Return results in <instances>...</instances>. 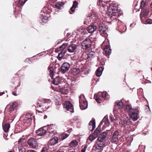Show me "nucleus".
<instances>
[{
  "label": "nucleus",
  "mask_w": 152,
  "mask_h": 152,
  "mask_svg": "<svg viewBox=\"0 0 152 152\" xmlns=\"http://www.w3.org/2000/svg\"><path fill=\"white\" fill-rule=\"evenodd\" d=\"M66 52V50H62L61 52L59 53L58 57L59 58L58 59L59 60H61L62 58L64 56Z\"/></svg>",
  "instance_id": "nucleus-34"
},
{
  "label": "nucleus",
  "mask_w": 152,
  "mask_h": 152,
  "mask_svg": "<svg viewBox=\"0 0 152 152\" xmlns=\"http://www.w3.org/2000/svg\"><path fill=\"white\" fill-rule=\"evenodd\" d=\"M97 27L96 26L92 25L89 26L87 28V31L89 33H92L96 29Z\"/></svg>",
  "instance_id": "nucleus-24"
},
{
  "label": "nucleus",
  "mask_w": 152,
  "mask_h": 152,
  "mask_svg": "<svg viewBox=\"0 0 152 152\" xmlns=\"http://www.w3.org/2000/svg\"><path fill=\"white\" fill-rule=\"evenodd\" d=\"M24 141V139H23L21 138L18 140V143L20 144H22V142Z\"/></svg>",
  "instance_id": "nucleus-53"
},
{
  "label": "nucleus",
  "mask_w": 152,
  "mask_h": 152,
  "mask_svg": "<svg viewBox=\"0 0 152 152\" xmlns=\"http://www.w3.org/2000/svg\"><path fill=\"white\" fill-rule=\"evenodd\" d=\"M26 1V0H20L18 4H17L18 7H20V6H23Z\"/></svg>",
  "instance_id": "nucleus-40"
},
{
  "label": "nucleus",
  "mask_w": 152,
  "mask_h": 152,
  "mask_svg": "<svg viewBox=\"0 0 152 152\" xmlns=\"http://www.w3.org/2000/svg\"><path fill=\"white\" fill-rule=\"evenodd\" d=\"M98 30L102 36H104L107 34V32L108 31L107 28H106L105 26H101L99 27Z\"/></svg>",
  "instance_id": "nucleus-14"
},
{
  "label": "nucleus",
  "mask_w": 152,
  "mask_h": 152,
  "mask_svg": "<svg viewBox=\"0 0 152 152\" xmlns=\"http://www.w3.org/2000/svg\"><path fill=\"white\" fill-rule=\"evenodd\" d=\"M12 94L13 95H14V96H17V94H16V93L15 92H13Z\"/></svg>",
  "instance_id": "nucleus-60"
},
{
  "label": "nucleus",
  "mask_w": 152,
  "mask_h": 152,
  "mask_svg": "<svg viewBox=\"0 0 152 152\" xmlns=\"http://www.w3.org/2000/svg\"><path fill=\"white\" fill-rule=\"evenodd\" d=\"M106 94L107 92H103V93L99 92L97 94H95L94 95V98L97 102L100 103L101 102V97L105 98L106 96Z\"/></svg>",
  "instance_id": "nucleus-5"
},
{
  "label": "nucleus",
  "mask_w": 152,
  "mask_h": 152,
  "mask_svg": "<svg viewBox=\"0 0 152 152\" xmlns=\"http://www.w3.org/2000/svg\"><path fill=\"white\" fill-rule=\"evenodd\" d=\"M58 138L56 137H54L50 141V144L51 145H54L58 142Z\"/></svg>",
  "instance_id": "nucleus-27"
},
{
  "label": "nucleus",
  "mask_w": 152,
  "mask_h": 152,
  "mask_svg": "<svg viewBox=\"0 0 152 152\" xmlns=\"http://www.w3.org/2000/svg\"><path fill=\"white\" fill-rule=\"evenodd\" d=\"M150 6H151V8H152V1L151 2V3Z\"/></svg>",
  "instance_id": "nucleus-64"
},
{
  "label": "nucleus",
  "mask_w": 152,
  "mask_h": 152,
  "mask_svg": "<svg viewBox=\"0 0 152 152\" xmlns=\"http://www.w3.org/2000/svg\"><path fill=\"white\" fill-rule=\"evenodd\" d=\"M60 91L61 94L65 95L67 94L69 92L68 90L65 88L61 89Z\"/></svg>",
  "instance_id": "nucleus-37"
},
{
  "label": "nucleus",
  "mask_w": 152,
  "mask_h": 152,
  "mask_svg": "<svg viewBox=\"0 0 152 152\" xmlns=\"http://www.w3.org/2000/svg\"><path fill=\"white\" fill-rule=\"evenodd\" d=\"M95 148L96 150H99L100 151H102L103 150V148H102L101 147L97 144H96V145Z\"/></svg>",
  "instance_id": "nucleus-49"
},
{
  "label": "nucleus",
  "mask_w": 152,
  "mask_h": 152,
  "mask_svg": "<svg viewBox=\"0 0 152 152\" xmlns=\"http://www.w3.org/2000/svg\"><path fill=\"white\" fill-rule=\"evenodd\" d=\"M94 53L91 51L87 55V59L88 61L90 60L94 56Z\"/></svg>",
  "instance_id": "nucleus-32"
},
{
  "label": "nucleus",
  "mask_w": 152,
  "mask_h": 152,
  "mask_svg": "<svg viewBox=\"0 0 152 152\" xmlns=\"http://www.w3.org/2000/svg\"><path fill=\"white\" fill-rule=\"evenodd\" d=\"M96 17L95 15L94 14H90L89 16L87 17L86 19V20L84 21V24L87 25L89 23H92L93 22L96 20Z\"/></svg>",
  "instance_id": "nucleus-6"
},
{
  "label": "nucleus",
  "mask_w": 152,
  "mask_h": 152,
  "mask_svg": "<svg viewBox=\"0 0 152 152\" xmlns=\"http://www.w3.org/2000/svg\"><path fill=\"white\" fill-rule=\"evenodd\" d=\"M118 132L116 131L113 133L111 141L112 143H115L118 140Z\"/></svg>",
  "instance_id": "nucleus-15"
},
{
  "label": "nucleus",
  "mask_w": 152,
  "mask_h": 152,
  "mask_svg": "<svg viewBox=\"0 0 152 152\" xmlns=\"http://www.w3.org/2000/svg\"><path fill=\"white\" fill-rule=\"evenodd\" d=\"M98 142L97 143V144L99 145L102 148H103L105 146V144L103 141L100 142V141H98Z\"/></svg>",
  "instance_id": "nucleus-43"
},
{
  "label": "nucleus",
  "mask_w": 152,
  "mask_h": 152,
  "mask_svg": "<svg viewBox=\"0 0 152 152\" xmlns=\"http://www.w3.org/2000/svg\"><path fill=\"white\" fill-rule=\"evenodd\" d=\"M140 151H141V150H142V147H141V146L140 145L139 146V149H138Z\"/></svg>",
  "instance_id": "nucleus-59"
},
{
  "label": "nucleus",
  "mask_w": 152,
  "mask_h": 152,
  "mask_svg": "<svg viewBox=\"0 0 152 152\" xmlns=\"http://www.w3.org/2000/svg\"><path fill=\"white\" fill-rule=\"evenodd\" d=\"M116 104L118 106L119 108H121L124 106L122 102L120 101H116Z\"/></svg>",
  "instance_id": "nucleus-41"
},
{
  "label": "nucleus",
  "mask_w": 152,
  "mask_h": 152,
  "mask_svg": "<svg viewBox=\"0 0 152 152\" xmlns=\"http://www.w3.org/2000/svg\"><path fill=\"white\" fill-rule=\"evenodd\" d=\"M103 70V68L102 67H100L98 68L96 70V76L98 77L100 76L102 74Z\"/></svg>",
  "instance_id": "nucleus-31"
},
{
  "label": "nucleus",
  "mask_w": 152,
  "mask_h": 152,
  "mask_svg": "<svg viewBox=\"0 0 152 152\" xmlns=\"http://www.w3.org/2000/svg\"><path fill=\"white\" fill-rule=\"evenodd\" d=\"M46 132L45 129L43 128H41L37 131L36 133L38 136H42L46 133Z\"/></svg>",
  "instance_id": "nucleus-19"
},
{
  "label": "nucleus",
  "mask_w": 152,
  "mask_h": 152,
  "mask_svg": "<svg viewBox=\"0 0 152 152\" xmlns=\"http://www.w3.org/2000/svg\"><path fill=\"white\" fill-rule=\"evenodd\" d=\"M50 100H43L42 101H39L37 104V107L40 108L42 111H45L48 109V103Z\"/></svg>",
  "instance_id": "nucleus-2"
},
{
  "label": "nucleus",
  "mask_w": 152,
  "mask_h": 152,
  "mask_svg": "<svg viewBox=\"0 0 152 152\" xmlns=\"http://www.w3.org/2000/svg\"><path fill=\"white\" fill-rule=\"evenodd\" d=\"M56 152H64V151L61 150H58Z\"/></svg>",
  "instance_id": "nucleus-61"
},
{
  "label": "nucleus",
  "mask_w": 152,
  "mask_h": 152,
  "mask_svg": "<svg viewBox=\"0 0 152 152\" xmlns=\"http://www.w3.org/2000/svg\"><path fill=\"white\" fill-rule=\"evenodd\" d=\"M123 122L124 124L128 125H130L129 131L132 132L135 129V127L133 128V125L131 124L130 119L128 117L124 118L123 119Z\"/></svg>",
  "instance_id": "nucleus-7"
},
{
  "label": "nucleus",
  "mask_w": 152,
  "mask_h": 152,
  "mask_svg": "<svg viewBox=\"0 0 152 152\" xmlns=\"http://www.w3.org/2000/svg\"><path fill=\"white\" fill-rule=\"evenodd\" d=\"M104 123V124L106 125L107 126H109L110 124V123L108 121V120L107 118V117L105 116L104 118L101 121V123Z\"/></svg>",
  "instance_id": "nucleus-36"
},
{
  "label": "nucleus",
  "mask_w": 152,
  "mask_h": 152,
  "mask_svg": "<svg viewBox=\"0 0 152 152\" xmlns=\"http://www.w3.org/2000/svg\"><path fill=\"white\" fill-rule=\"evenodd\" d=\"M149 11L147 9H143V17H145L148 15Z\"/></svg>",
  "instance_id": "nucleus-44"
},
{
  "label": "nucleus",
  "mask_w": 152,
  "mask_h": 152,
  "mask_svg": "<svg viewBox=\"0 0 152 152\" xmlns=\"http://www.w3.org/2000/svg\"><path fill=\"white\" fill-rule=\"evenodd\" d=\"M92 44L91 40L89 38H87L85 39L82 42L81 46L83 49H86L91 48Z\"/></svg>",
  "instance_id": "nucleus-4"
},
{
  "label": "nucleus",
  "mask_w": 152,
  "mask_h": 152,
  "mask_svg": "<svg viewBox=\"0 0 152 152\" xmlns=\"http://www.w3.org/2000/svg\"><path fill=\"white\" fill-rule=\"evenodd\" d=\"M83 148L81 150V152H85L86 148H87V145H85L84 146L82 147Z\"/></svg>",
  "instance_id": "nucleus-50"
},
{
  "label": "nucleus",
  "mask_w": 152,
  "mask_h": 152,
  "mask_svg": "<svg viewBox=\"0 0 152 152\" xmlns=\"http://www.w3.org/2000/svg\"><path fill=\"white\" fill-rule=\"evenodd\" d=\"M23 121L24 123H30L31 121L32 118L31 115L28 114L22 116Z\"/></svg>",
  "instance_id": "nucleus-11"
},
{
  "label": "nucleus",
  "mask_w": 152,
  "mask_h": 152,
  "mask_svg": "<svg viewBox=\"0 0 152 152\" xmlns=\"http://www.w3.org/2000/svg\"><path fill=\"white\" fill-rule=\"evenodd\" d=\"M143 7L145 6L148 4V2L145 0H143Z\"/></svg>",
  "instance_id": "nucleus-54"
},
{
  "label": "nucleus",
  "mask_w": 152,
  "mask_h": 152,
  "mask_svg": "<svg viewBox=\"0 0 152 152\" xmlns=\"http://www.w3.org/2000/svg\"><path fill=\"white\" fill-rule=\"evenodd\" d=\"M145 24H152V19H148L145 20V22L144 23Z\"/></svg>",
  "instance_id": "nucleus-46"
},
{
  "label": "nucleus",
  "mask_w": 152,
  "mask_h": 152,
  "mask_svg": "<svg viewBox=\"0 0 152 152\" xmlns=\"http://www.w3.org/2000/svg\"><path fill=\"white\" fill-rule=\"evenodd\" d=\"M48 149L46 147H45L42 148L41 152H48Z\"/></svg>",
  "instance_id": "nucleus-52"
},
{
  "label": "nucleus",
  "mask_w": 152,
  "mask_h": 152,
  "mask_svg": "<svg viewBox=\"0 0 152 152\" xmlns=\"http://www.w3.org/2000/svg\"><path fill=\"white\" fill-rule=\"evenodd\" d=\"M44 8H43V11L41 12V13L43 12L44 14L43 13L41 14L40 18L43 22H46L48 18V17L46 16V14L43 11L44 10Z\"/></svg>",
  "instance_id": "nucleus-23"
},
{
  "label": "nucleus",
  "mask_w": 152,
  "mask_h": 152,
  "mask_svg": "<svg viewBox=\"0 0 152 152\" xmlns=\"http://www.w3.org/2000/svg\"><path fill=\"white\" fill-rule=\"evenodd\" d=\"M47 118V116L46 115H45V116H44V119H45Z\"/></svg>",
  "instance_id": "nucleus-62"
},
{
  "label": "nucleus",
  "mask_w": 152,
  "mask_h": 152,
  "mask_svg": "<svg viewBox=\"0 0 152 152\" xmlns=\"http://www.w3.org/2000/svg\"><path fill=\"white\" fill-rule=\"evenodd\" d=\"M146 107L145 108V110L147 113H149L151 112V110L150 109L149 106L148 105H146Z\"/></svg>",
  "instance_id": "nucleus-47"
},
{
  "label": "nucleus",
  "mask_w": 152,
  "mask_h": 152,
  "mask_svg": "<svg viewBox=\"0 0 152 152\" xmlns=\"http://www.w3.org/2000/svg\"><path fill=\"white\" fill-rule=\"evenodd\" d=\"M64 4V2L58 1L56 3L54 7L58 9H61Z\"/></svg>",
  "instance_id": "nucleus-25"
},
{
  "label": "nucleus",
  "mask_w": 152,
  "mask_h": 152,
  "mask_svg": "<svg viewBox=\"0 0 152 152\" xmlns=\"http://www.w3.org/2000/svg\"><path fill=\"white\" fill-rule=\"evenodd\" d=\"M4 93V92H1L0 93V96L2 95Z\"/></svg>",
  "instance_id": "nucleus-63"
},
{
  "label": "nucleus",
  "mask_w": 152,
  "mask_h": 152,
  "mask_svg": "<svg viewBox=\"0 0 152 152\" xmlns=\"http://www.w3.org/2000/svg\"><path fill=\"white\" fill-rule=\"evenodd\" d=\"M77 48V45L75 44H72L68 47V51L69 53L74 52Z\"/></svg>",
  "instance_id": "nucleus-20"
},
{
  "label": "nucleus",
  "mask_w": 152,
  "mask_h": 152,
  "mask_svg": "<svg viewBox=\"0 0 152 152\" xmlns=\"http://www.w3.org/2000/svg\"><path fill=\"white\" fill-rule=\"evenodd\" d=\"M68 45V44L67 42H65L62 45L60 46L59 48L58 49V51L61 50H64V49Z\"/></svg>",
  "instance_id": "nucleus-35"
},
{
  "label": "nucleus",
  "mask_w": 152,
  "mask_h": 152,
  "mask_svg": "<svg viewBox=\"0 0 152 152\" xmlns=\"http://www.w3.org/2000/svg\"><path fill=\"white\" fill-rule=\"evenodd\" d=\"M100 128L98 127L94 131V134L97 136L98 134L100 132Z\"/></svg>",
  "instance_id": "nucleus-45"
},
{
  "label": "nucleus",
  "mask_w": 152,
  "mask_h": 152,
  "mask_svg": "<svg viewBox=\"0 0 152 152\" xmlns=\"http://www.w3.org/2000/svg\"><path fill=\"white\" fill-rule=\"evenodd\" d=\"M145 80H146V81H144V83H144V84H146L147 83H151V81L149 80H147V79H145Z\"/></svg>",
  "instance_id": "nucleus-56"
},
{
  "label": "nucleus",
  "mask_w": 152,
  "mask_h": 152,
  "mask_svg": "<svg viewBox=\"0 0 152 152\" xmlns=\"http://www.w3.org/2000/svg\"><path fill=\"white\" fill-rule=\"evenodd\" d=\"M111 50L110 48V46L108 45L105 46L104 48V53L106 56H109L111 53Z\"/></svg>",
  "instance_id": "nucleus-17"
},
{
  "label": "nucleus",
  "mask_w": 152,
  "mask_h": 152,
  "mask_svg": "<svg viewBox=\"0 0 152 152\" xmlns=\"http://www.w3.org/2000/svg\"><path fill=\"white\" fill-rule=\"evenodd\" d=\"M2 127L4 131L5 132H7L10 127V124L8 123L5 124L2 126Z\"/></svg>",
  "instance_id": "nucleus-28"
},
{
  "label": "nucleus",
  "mask_w": 152,
  "mask_h": 152,
  "mask_svg": "<svg viewBox=\"0 0 152 152\" xmlns=\"http://www.w3.org/2000/svg\"><path fill=\"white\" fill-rule=\"evenodd\" d=\"M64 107L71 112H74V107L72 104L69 102H66L64 105Z\"/></svg>",
  "instance_id": "nucleus-12"
},
{
  "label": "nucleus",
  "mask_w": 152,
  "mask_h": 152,
  "mask_svg": "<svg viewBox=\"0 0 152 152\" xmlns=\"http://www.w3.org/2000/svg\"><path fill=\"white\" fill-rule=\"evenodd\" d=\"M69 135V134H66V133H63L62 134V140H63L65 139Z\"/></svg>",
  "instance_id": "nucleus-48"
},
{
  "label": "nucleus",
  "mask_w": 152,
  "mask_h": 152,
  "mask_svg": "<svg viewBox=\"0 0 152 152\" xmlns=\"http://www.w3.org/2000/svg\"><path fill=\"white\" fill-rule=\"evenodd\" d=\"M78 4V2L76 1H75L73 2V4L70 9V10L72 11V12H69L70 14H72V12H74L75 9L77 6Z\"/></svg>",
  "instance_id": "nucleus-26"
},
{
  "label": "nucleus",
  "mask_w": 152,
  "mask_h": 152,
  "mask_svg": "<svg viewBox=\"0 0 152 152\" xmlns=\"http://www.w3.org/2000/svg\"><path fill=\"white\" fill-rule=\"evenodd\" d=\"M110 118L111 122H113L115 120V119L112 117H110Z\"/></svg>",
  "instance_id": "nucleus-57"
},
{
  "label": "nucleus",
  "mask_w": 152,
  "mask_h": 152,
  "mask_svg": "<svg viewBox=\"0 0 152 152\" xmlns=\"http://www.w3.org/2000/svg\"><path fill=\"white\" fill-rule=\"evenodd\" d=\"M80 72V69L78 68H74L72 69L71 73L72 74L76 75L78 74Z\"/></svg>",
  "instance_id": "nucleus-30"
},
{
  "label": "nucleus",
  "mask_w": 152,
  "mask_h": 152,
  "mask_svg": "<svg viewBox=\"0 0 152 152\" xmlns=\"http://www.w3.org/2000/svg\"><path fill=\"white\" fill-rule=\"evenodd\" d=\"M78 144V142L75 140H73L70 143V145L71 147L75 146Z\"/></svg>",
  "instance_id": "nucleus-39"
},
{
  "label": "nucleus",
  "mask_w": 152,
  "mask_h": 152,
  "mask_svg": "<svg viewBox=\"0 0 152 152\" xmlns=\"http://www.w3.org/2000/svg\"><path fill=\"white\" fill-rule=\"evenodd\" d=\"M28 144L33 148L36 147L38 145V143L36 140L32 138H30L28 140Z\"/></svg>",
  "instance_id": "nucleus-10"
},
{
  "label": "nucleus",
  "mask_w": 152,
  "mask_h": 152,
  "mask_svg": "<svg viewBox=\"0 0 152 152\" xmlns=\"http://www.w3.org/2000/svg\"><path fill=\"white\" fill-rule=\"evenodd\" d=\"M18 105V103L16 102H14L10 103L8 109V111L10 113L12 112L16 109Z\"/></svg>",
  "instance_id": "nucleus-13"
},
{
  "label": "nucleus",
  "mask_w": 152,
  "mask_h": 152,
  "mask_svg": "<svg viewBox=\"0 0 152 152\" xmlns=\"http://www.w3.org/2000/svg\"><path fill=\"white\" fill-rule=\"evenodd\" d=\"M126 109L129 113V115L133 121H136L139 117V111L136 108L132 109L129 105H126Z\"/></svg>",
  "instance_id": "nucleus-1"
},
{
  "label": "nucleus",
  "mask_w": 152,
  "mask_h": 152,
  "mask_svg": "<svg viewBox=\"0 0 152 152\" xmlns=\"http://www.w3.org/2000/svg\"><path fill=\"white\" fill-rule=\"evenodd\" d=\"M48 130L50 136H52V134L55 133L56 127L55 124H51L48 125Z\"/></svg>",
  "instance_id": "nucleus-9"
},
{
  "label": "nucleus",
  "mask_w": 152,
  "mask_h": 152,
  "mask_svg": "<svg viewBox=\"0 0 152 152\" xmlns=\"http://www.w3.org/2000/svg\"><path fill=\"white\" fill-rule=\"evenodd\" d=\"M50 72V74L51 78L52 79L53 77V69L52 67H50L48 69Z\"/></svg>",
  "instance_id": "nucleus-38"
},
{
  "label": "nucleus",
  "mask_w": 152,
  "mask_h": 152,
  "mask_svg": "<svg viewBox=\"0 0 152 152\" xmlns=\"http://www.w3.org/2000/svg\"><path fill=\"white\" fill-rule=\"evenodd\" d=\"M19 152H25V149L24 148H22L19 150Z\"/></svg>",
  "instance_id": "nucleus-55"
},
{
  "label": "nucleus",
  "mask_w": 152,
  "mask_h": 152,
  "mask_svg": "<svg viewBox=\"0 0 152 152\" xmlns=\"http://www.w3.org/2000/svg\"><path fill=\"white\" fill-rule=\"evenodd\" d=\"M142 89H140L138 90L137 91V94L139 98L140 99H142Z\"/></svg>",
  "instance_id": "nucleus-42"
},
{
  "label": "nucleus",
  "mask_w": 152,
  "mask_h": 152,
  "mask_svg": "<svg viewBox=\"0 0 152 152\" xmlns=\"http://www.w3.org/2000/svg\"><path fill=\"white\" fill-rule=\"evenodd\" d=\"M70 64L68 62H64L62 65L60 70L61 72L63 74L65 73L69 70Z\"/></svg>",
  "instance_id": "nucleus-8"
},
{
  "label": "nucleus",
  "mask_w": 152,
  "mask_h": 152,
  "mask_svg": "<svg viewBox=\"0 0 152 152\" xmlns=\"http://www.w3.org/2000/svg\"><path fill=\"white\" fill-rule=\"evenodd\" d=\"M95 127V122L94 121H90L89 123L88 129L91 131H93Z\"/></svg>",
  "instance_id": "nucleus-21"
},
{
  "label": "nucleus",
  "mask_w": 152,
  "mask_h": 152,
  "mask_svg": "<svg viewBox=\"0 0 152 152\" xmlns=\"http://www.w3.org/2000/svg\"><path fill=\"white\" fill-rule=\"evenodd\" d=\"M106 135L107 133L106 132H102L98 138L97 139L98 141H103L106 138Z\"/></svg>",
  "instance_id": "nucleus-18"
},
{
  "label": "nucleus",
  "mask_w": 152,
  "mask_h": 152,
  "mask_svg": "<svg viewBox=\"0 0 152 152\" xmlns=\"http://www.w3.org/2000/svg\"><path fill=\"white\" fill-rule=\"evenodd\" d=\"M114 13H110L109 15H111L110 18L111 20L112 21L117 20V16L118 15V13H116V12H114Z\"/></svg>",
  "instance_id": "nucleus-22"
},
{
  "label": "nucleus",
  "mask_w": 152,
  "mask_h": 152,
  "mask_svg": "<svg viewBox=\"0 0 152 152\" xmlns=\"http://www.w3.org/2000/svg\"><path fill=\"white\" fill-rule=\"evenodd\" d=\"M79 101L80 107L81 110H85L88 107V103L86 101L84 95H82L79 96Z\"/></svg>",
  "instance_id": "nucleus-3"
},
{
  "label": "nucleus",
  "mask_w": 152,
  "mask_h": 152,
  "mask_svg": "<svg viewBox=\"0 0 152 152\" xmlns=\"http://www.w3.org/2000/svg\"><path fill=\"white\" fill-rule=\"evenodd\" d=\"M114 12L118 13V7L116 6L111 5L108 8V12L109 13H114Z\"/></svg>",
  "instance_id": "nucleus-16"
},
{
  "label": "nucleus",
  "mask_w": 152,
  "mask_h": 152,
  "mask_svg": "<svg viewBox=\"0 0 152 152\" xmlns=\"http://www.w3.org/2000/svg\"><path fill=\"white\" fill-rule=\"evenodd\" d=\"M97 137V136L94 134H91L89 136L88 139L87 140V142H88V140H90L91 141H92L94 140Z\"/></svg>",
  "instance_id": "nucleus-33"
},
{
  "label": "nucleus",
  "mask_w": 152,
  "mask_h": 152,
  "mask_svg": "<svg viewBox=\"0 0 152 152\" xmlns=\"http://www.w3.org/2000/svg\"><path fill=\"white\" fill-rule=\"evenodd\" d=\"M142 1L141 2V5L140 6V9H141V13H140V18H141V21H142Z\"/></svg>",
  "instance_id": "nucleus-51"
},
{
  "label": "nucleus",
  "mask_w": 152,
  "mask_h": 152,
  "mask_svg": "<svg viewBox=\"0 0 152 152\" xmlns=\"http://www.w3.org/2000/svg\"><path fill=\"white\" fill-rule=\"evenodd\" d=\"M61 78L59 77H55L53 81V84L57 85L60 83L61 82Z\"/></svg>",
  "instance_id": "nucleus-29"
},
{
  "label": "nucleus",
  "mask_w": 152,
  "mask_h": 152,
  "mask_svg": "<svg viewBox=\"0 0 152 152\" xmlns=\"http://www.w3.org/2000/svg\"><path fill=\"white\" fill-rule=\"evenodd\" d=\"M27 152H37V151L33 150H29L27 151Z\"/></svg>",
  "instance_id": "nucleus-58"
}]
</instances>
